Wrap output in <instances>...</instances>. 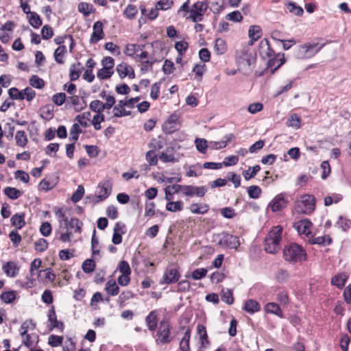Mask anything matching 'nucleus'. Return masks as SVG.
I'll list each match as a JSON object with an SVG mask.
<instances>
[{"label": "nucleus", "instance_id": "nucleus-56", "mask_svg": "<svg viewBox=\"0 0 351 351\" xmlns=\"http://www.w3.org/2000/svg\"><path fill=\"white\" fill-rule=\"evenodd\" d=\"M342 197L339 194H332L330 195L326 196L324 198V205L326 206H330L332 203H338Z\"/></svg>", "mask_w": 351, "mask_h": 351}, {"label": "nucleus", "instance_id": "nucleus-58", "mask_svg": "<svg viewBox=\"0 0 351 351\" xmlns=\"http://www.w3.org/2000/svg\"><path fill=\"white\" fill-rule=\"evenodd\" d=\"M221 300L228 304H232L234 302L232 292L230 289L222 290Z\"/></svg>", "mask_w": 351, "mask_h": 351}, {"label": "nucleus", "instance_id": "nucleus-59", "mask_svg": "<svg viewBox=\"0 0 351 351\" xmlns=\"http://www.w3.org/2000/svg\"><path fill=\"white\" fill-rule=\"evenodd\" d=\"M84 191L83 186L79 185L76 191L74 192L71 196V201L74 203L79 202L82 198Z\"/></svg>", "mask_w": 351, "mask_h": 351}, {"label": "nucleus", "instance_id": "nucleus-28", "mask_svg": "<svg viewBox=\"0 0 351 351\" xmlns=\"http://www.w3.org/2000/svg\"><path fill=\"white\" fill-rule=\"evenodd\" d=\"M66 101L72 104L77 111H80L86 108V102L77 95L68 97Z\"/></svg>", "mask_w": 351, "mask_h": 351}, {"label": "nucleus", "instance_id": "nucleus-21", "mask_svg": "<svg viewBox=\"0 0 351 351\" xmlns=\"http://www.w3.org/2000/svg\"><path fill=\"white\" fill-rule=\"evenodd\" d=\"M264 310L267 313L274 314L280 318L283 317V313L279 305L275 302H269L266 304Z\"/></svg>", "mask_w": 351, "mask_h": 351}, {"label": "nucleus", "instance_id": "nucleus-47", "mask_svg": "<svg viewBox=\"0 0 351 351\" xmlns=\"http://www.w3.org/2000/svg\"><path fill=\"white\" fill-rule=\"evenodd\" d=\"M178 117L176 115H171L168 121L164 124V130L168 133H172L175 131V127H169L171 124H178L177 122Z\"/></svg>", "mask_w": 351, "mask_h": 351}, {"label": "nucleus", "instance_id": "nucleus-41", "mask_svg": "<svg viewBox=\"0 0 351 351\" xmlns=\"http://www.w3.org/2000/svg\"><path fill=\"white\" fill-rule=\"evenodd\" d=\"M16 143L18 146L24 147L27 143V137L24 131H17L15 135Z\"/></svg>", "mask_w": 351, "mask_h": 351}, {"label": "nucleus", "instance_id": "nucleus-25", "mask_svg": "<svg viewBox=\"0 0 351 351\" xmlns=\"http://www.w3.org/2000/svg\"><path fill=\"white\" fill-rule=\"evenodd\" d=\"M84 67L80 62L73 64L70 67L69 76L71 81L77 80L83 71Z\"/></svg>", "mask_w": 351, "mask_h": 351}, {"label": "nucleus", "instance_id": "nucleus-10", "mask_svg": "<svg viewBox=\"0 0 351 351\" xmlns=\"http://www.w3.org/2000/svg\"><path fill=\"white\" fill-rule=\"evenodd\" d=\"M207 192V188L204 186H195L191 185H182V194L186 196L203 197Z\"/></svg>", "mask_w": 351, "mask_h": 351}, {"label": "nucleus", "instance_id": "nucleus-22", "mask_svg": "<svg viewBox=\"0 0 351 351\" xmlns=\"http://www.w3.org/2000/svg\"><path fill=\"white\" fill-rule=\"evenodd\" d=\"M197 332L202 347L206 348L209 344L206 327L202 324H198L197 326Z\"/></svg>", "mask_w": 351, "mask_h": 351}, {"label": "nucleus", "instance_id": "nucleus-45", "mask_svg": "<svg viewBox=\"0 0 351 351\" xmlns=\"http://www.w3.org/2000/svg\"><path fill=\"white\" fill-rule=\"evenodd\" d=\"M207 9V4L206 2L197 1L194 3L193 8L190 10L189 12H198L204 15Z\"/></svg>", "mask_w": 351, "mask_h": 351}, {"label": "nucleus", "instance_id": "nucleus-4", "mask_svg": "<svg viewBox=\"0 0 351 351\" xmlns=\"http://www.w3.org/2000/svg\"><path fill=\"white\" fill-rule=\"evenodd\" d=\"M66 213L67 209L64 208L55 211V215L59 222L60 240L62 242H69L71 237V232L69 231V218Z\"/></svg>", "mask_w": 351, "mask_h": 351}, {"label": "nucleus", "instance_id": "nucleus-53", "mask_svg": "<svg viewBox=\"0 0 351 351\" xmlns=\"http://www.w3.org/2000/svg\"><path fill=\"white\" fill-rule=\"evenodd\" d=\"M104 121V116L102 113H97L95 114L92 121L91 123L96 130H99L101 128V123Z\"/></svg>", "mask_w": 351, "mask_h": 351}, {"label": "nucleus", "instance_id": "nucleus-63", "mask_svg": "<svg viewBox=\"0 0 351 351\" xmlns=\"http://www.w3.org/2000/svg\"><path fill=\"white\" fill-rule=\"evenodd\" d=\"M247 193L250 197L252 199L258 198L261 193V189L258 186H250L247 189Z\"/></svg>", "mask_w": 351, "mask_h": 351}, {"label": "nucleus", "instance_id": "nucleus-8", "mask_svg": "<svg viewBox=\"0 0 351 351\" xmlns=\"http://www.w3.org/2000/svg\"><path fill=\"white\" fill-rule=\"evenodd\" d=\"M157 336L156 342L158 344H165L171 341L169 324L168 322L162 321L160 322Z\"/></svg>", "mask_w": 351, "mask_h": 351}, {"label": "nucleus", "instance_id": "nucleus-35", "mask_svg": "<svg viewBox=\"0 0 351 351\" xmlns=\"http://www.w3.org/2000/svg\"><path fill=\"white\" fill-rule=\"evenodd\" d=\"M215 51L217 54H223L227 50V45L226 41L222 38H217L214 46Z\"/></svg>", "mask_w": 351, "mask_h": 351}, {"label": "nucleus", "instance_id": "nucleus-6", "mask_svg": "<svg viewBox=\"0 0 351 351\" xmlns=\"http://www.w3.org/2000/svg\"><path fill=\"white\" fill-rule=\"evenodd\" d=\"M324 45L317 43H307L300 45L295 50V56L299 59H306L314 56L321 50Z\"/></svg>", "mask_w": 351, "mask_h": 351}, {"label": "nucleus", "instance_id": "nucleus-46", "mask_svg": "<svg viewBox=\"0 0 351 351\" xmlns=\"http://www.w3.org/2000/svg\"><path fill=\"white\" fill-rule=\"evenodd\" d=\"M287 8L290 13L296 16H302L304 12L302 8L297 5L295 3H288Z\"/></svg>", "mask_w": 351, "mask_h": 351}, {"label": "nucleus", "instance_id": "nucleus-52", "mask_svg": "<svg viewBox=\"0 0 351 351\" xmlns=\"http://www.w3.org/2000/svg\"><path fill=\"white\" fill-rule=\"evenodd\" d=\"M82 267L85 273H91L95 269V263L93 259L88 258L84 261Z\"/></svg>", "mask_w": 351, "mask_h": 351}, {"label": "nucleus", "instance_id": "nucleus-30", "mask_svg": "<svg viewBox=\"0 0 351 351\" xmlns=\"http://www.w3.org/2000/svg\"><path fill=\"white\" fill-rule=\"evenodd\" d=\"M248 36L252 40V44L253 41L258 40L262 36V30L258 25H251L248 30Z\"/></svg>", "mask_w": 351, "mask_h": 351}, {"label": "nucleus", "instance_id": "nucleus-9", "mask_svg": "<svg viewBox=\"0 0 351 351\" xmlns=\"http://www.w3.org/2000/svg\"><path fill=\"white\" fill-rule=\"evenodd\" d=\"M293 227L300 236L304 238H310L311 234L312 223L308 219H302L294 223Z\"/></svg>", "mask_w": 351, "mask_h": 351}, {"label": "nucleus", "instance_id": "nucleus-39", "mask_svg": "<svg viewBox=\"0 0 351 351\" xmlns=\"http://www.w3.org/2000/svg\"><path fill=\"white\" fill-rule=\"evenodd\" d=\"M134 296V294L131 291H123L119 295L117 300V303L119 304V306L123 307L124 306L125 302L132 299Z\"/></svg>", "mask_w": 351, "mask_h": 351}, {"label": "nucleus", "instance_id": "nucleus-18", "mask_svg": "<svg viewBox=\"0 0 351 351\" xmlns=\"http://www.w3.org/2000/svg\"><path fill=\"white\" fill-rule=\"evenodd\" d=\"M38 278L43 282H53L56 278V274L51 268H47L39 271Z\"/></svg>", "mask_w": 351, "mask_h": 351}, {"label": "nucleus", "instance_id": "nucleus-60", "mask_svg": "<svg viewBox=\"0 0 351 351\" xmlns=\"http://www.w3.org/2000/svg\"><path fill=\"white\" fill-rule=\"evenodd\" d=\"M226 19L233 22H241L243 20V16L238 10L233 11L226 16Z\"/></svg>", "mask_w": 351, "mask_h": 351}, {"label": "nucleus", "instance_id": "nucleus-54", "mask_svg": "<svg viewBox=\"0 0 351 351\" xmlns=\"http://www.w3.org/2000/svg\"><path fill=\"white\" fill-rule=\"evenodd\" d=\"M259 165H255L253 167H249V169L243 172V176L246 180H248L256 176L258 171L260 170Z\"/></svg>", "mask_w": 351, "mask_h": 351}, {"label": "nucleus", "instance_id": "nucleus-23", "mask_svg": "<svg viewBox=\"0 0 351 351\" xmlns=\"http://www.w3.org/2000/svg\"><path fill=\"white\" fill-rule=\"evenodd\" d=\"M348 278V275L345 272L337 274L332 278L331 284L339 289H342L344 287Z\"/></svg>", "mask_w": 351, "mask_h": 351}, {"label": "nucleus", "instance_id": "nucleus-17", "mask_svg": "<svg viewBox=\"0 0 351 351\" xmlns=\"http://www.w3.org/2000/svg\"><path fill=\"white\" fill-rule=\"evenodd\" d=\"M3 270L7 276L14 278L19 271V267L13 261H8L3 266Z\"/></svg>", "mask_w": 351, "mask_h": 351}, {"label": "nucleus", "instance_id": "nucleus-7", "mask_svg": "<svg viewBox=\"0 0 351 351\" xmlns=\"http://www.w3.org/2000/svg\"><path fill=\"white\" fill-rule=\"evenodd\" d=\"M112 184L110 180L101 182L96 189L95 198L96 202H100L106 199L112 192Z\"/></svg>", "mask_w": 351, "mask_h": 351}, {"label": "nucleus", "instance_id": "nucleus-14", "mask_svg": "<svg viewBox=\"0 0 351 351\" xmlns=\"http://www.w3.org/2000/svg\"><path fill=\"white\" fill-rule=\"evenodd\" d=\"M117 72L121 78L128 76L130 79L135 77L133 68L125 62H122L117 66Z\"/></svg>", "mask_w": 351, "mask_h": 351}, {"label": "nucleus", "instance_id": "nucleus-13", "mask_svg": "<svg viewBox=\"0 0 351 351\" xmlns=\"http://www.w3.org/2000/svg\"><path fill=\"white\" fill-rule=\"evenodd\" d=\"M287 200H286L282 194L276 195L269 203V206L272 212H278L287 206Z\"/></svg>", "mask_w": 351, "mask_h": 351}, {"label": "nucleus", "instance_id": "nucleus-33", "mask_svg": "<svg viewBox=\"0 0 351 351\" xmlns=\"http://www.w3.org/2000/svg\"><path fill=\"white\" fill-rule=\"evenodd\" d=\"M308 241L312 244H319V245H329L331 243V238L328 235L324 236H319L317 237H311L308 239Z\"/></svg>", "mask_w": 351, "mask_h": 351}, {"label": "nucleus", "instance_id": "nucleus-42", "mask_svg": "<svg viewBox=\"0 0 351 351\" xmlns=\"http://www.w3.org/2000/svg\"><path fill=\"white\" fill-rule=\"evenodd\" d=\"M287 125L294 129H299L301 126L300 117L297 114H291L287 121Z\"/></svg>", "mask_w": 351, "mask_h": 351}, {"label": "nucleus", "instance_id": "nucleus-20", "mask_svg": "<svg viewBox=\"0 0 351 351\" xmlns=\"http://www.w3.org/2000/svg\"><path fill=\"white\" fill-rule=\"evenodd\" d=\"M182 192V185L179 184H173V185H169L165 187V199L167 202H170L173 199V195L175 193H178L179 191Z\"/></svg>", "mask_w": 351, "mask_h": 351}, {"label": "nucleus", "instance_id": "nucleus-36", "mask_svg": "<svg viewBox=\"0 0 351 351\" xmlns=\"http://www.w3.org/2000/svg\"><path fill=\"white\" fill-rule=\"evenodd\" d=\"M16 295V291H5L1 294L0 299L5 304H10L15 300Z\"/></svg>", "mask_w": 351, "mask_h": 351}, {"label": "nucleus", "instance_id": "nucleus-51", "mask_svg": "<svg viewBox=\"0 0 351 351\" xmlns=\"http://www.w3.org/2000/svg\"><path fill=\"white\" fill-rule=\"evenodd\" d=\"M78 10L80 12L84 14V15L88 16L94 10L93 5L88 3L82 2L78 5Z\"/></svg>", "mask_w": 351, "mask_h": 351}, {"label": "nucleus", "instance_id": "nucleus-27", "mask_svg": "<svg viewBox=\"0 0 351 351\" xmlns=\"http://www.w3.org/2000/svg\"><path fill=\"white\" fill-rule=\"evenodd\" d=\"M104 289L111 296H115L119 292V287L114 279H110L107 281Z\"/></svg>", "mask_w": 351, "mask_h": 351}, {"label": "nucleus", "instance_id": "nucleus-26", "mask_svg": "<svg viewBox=\"0 0 351 351\" xmlns=\"http://www.w3.org/2000/svg\"><path fill=\"white\" fill-rule=\"evenodd\" d=\"M243 309L250 314H254L260 311L261 306L256 300L250 299L245 302Z\"/></svg>", "mask_w": 351, "mask_h": 351}, {"label": "nucleus", "instance_id": "nucleus-12", "mask_svg": "<svg viewBox=\"0 0 351 351\" xmlns=\"http://www.w3.org/2000/svg\"><path fill=\"white\" fill-rule=\"evenodd\" d=\"M219 244L230 249H237L240 245V241L237 236L226 234L220 240Z\"/></svg>", "mask_w": 351, "mask_h": 351}, {"label": "nucleus", "instance_id": "nucleus-57", "mask_svg": "<svg viewBox=\"0 0 351 351\" xmlns=\"http://www.w3.org/2000/svg\"><path fill=\"white\" fill-rule=\"evenodd\" d=\"M89 108L97 113H101L104 110V104L99 100H94L90 102Z\"/></svg>", "mask_w": 351, "mask_h": 351}, {"label": "nucleus", "instance_id": "nucleus-44", "mask_svg": "<svg viewBox=\"0 0 351 351\" xmlns=\"http://www.w3.org/2000/svg\"><path fill=\"white\" fill-rule=\"evenodd\" d=\"M29 23L34 28H38L42 25V20L36 12H31L29 16Z\"/></svg>", "mask_w": 351, "mask_h": 351}, {"label": "nucleus", "instance_id": "nucleus-62", "mask_svg": "<svg viewBox=\"0 0 351 351\" xmlns=\"http://www.w3.org/2000/svg\"><path fill=\"white\" fill-rule=\"evenodd\" d=\"M113 73L114 71L102 67L97 71V77L100 80H106L110 78Z\"/></svg>", "mask_w": 351, "mask_h": 351}, {"label": "nucleus", "instance_id": "nucleus-2", "mask_svg": "<svg viewBox=\"0 0 351 351\" xmlns=\"http://www.w3.org/2000/svg\"><path fill=\"white\" fill-rule=\"evenodd\" d=\"M282 227L274 226L268 233L265 239V250L269 254H275L280 248Z\"/></svg>", "mask_w": 351, "mask_h": 351}, {"label": "nucleus", "instance_id": "nucleus-24", "mask_svg": "<svg viewBox=\"0 0 351 351\" xmlns=\"http://www.w3.org/2000/svg\"><path fill=\"white\" fill-rule=\"evenodd\" d=\"M125 106V102H123L121 100L118 104L113 108L112 112L114 117H125L130 114V111H127L124 108Z\"/></svg>", "mask_w": 351, "mask_h": 351}, {"label": "nucleus", "instance_id": "nucleus-43", "mask_svg": "<svg viewBox=\"0 0 351 351\" xmlns=\"http://www.w3.org/2000/svg\"><path fill=\"white\" fill-rule=\"evenodd\" d=\"M183 209V204L181 201L168 202L166 205V210L171 212L181 211Z\"/></svg>", "mask_w": 351, "mask_h": 351}, {"label": "nucleus", "instance_id": "nucleus-16", "mask_svg": "<svg viewBox=\"0 0 351 351\" xmlns=\"http://www.w3.org/2000/svg\"><path fill=\"white\" fill-rule=\"evenodd\" d=\"M125 225L121 223H117L113 229V237L112 241L114 245L120 244L122 241V234L125 233Z\"/></svg>", "mask_w": 351, "mask_h": 351}, {"label": "nucleus", "instance_id": "nucleus-32", "mask_svg": "<svg viewBox=\"0 0 351 351\" xmlns=\"http://www.w3.org/2000/svg\"><path fill=\"white\" fill-rule=\"evenodd\" d=\"M145 322L149 330L154 331L157 326V314L156 311H151L146 317Z\"/></svg>", "mask_w": 351, "mask_h": 351}, {"label": "nucleus", "instance_id": "nucleus-5", "mask_svg": "<svg viewBox=\"0 0 351 351\" xmlns=\"http://www.w3.org/2000/svg\"><path fill=\"white\" fill-rule=\"evenodd\" d=\"M315 208V200L313 195L305 194L295 202V210L301 214H310Z\"/></svg>", "mask_w": 351, "mask_h": 351}, {"label": "nucleus", "instance_id": "nucleus-34", "mask_svg": "<svg viewBox=\"0 0 351 351\" xmlns=\"http://www.w3.org/2000/svg\"><path fill=\"white\" fill-rule=\"evenodd\" d=\"M12 225L18 229L22 228L25 224V216L23 214H15L11 217Z\"/></svg>", "mask_w": 351, "mask_h": 351}, {"label": "nucleus", "instance_id": "nucleus-38", "mask_svg": "<svg viewBox=\"0 0 351 351\" xmlns=\"http://www.w3.org/2000/svg\"><path fill=\"white\" fill-rule=\"evenodd\" d=\"M172 148H168L165 152H162L159 156L160 160L163 162H175L176 158L174 154L172 153Z\"/></svg>", "mask_w": 351, "mask_h": 351}, {"label": "nucleus", "instance_id": "nucleus-50", "mask_svg": "<svg viewBox=\"0 0 351 351\" xmlns=\"http://www.w3.org/2000/svg\"><path fill=\"white\" fill-rule=\"evenodd\" d=\"M82 226V223L76 218H72L70 221H69V231H71L73 230L74 232H80L81 231V228Z\"/></svg>", "mask_w": 351, "mask_h": 351}, {"label": "nucleus", "instance_id": "nucleus-49", "mask_svg": "<svg viewBox=\"0 0 351 351\" xmlns=\"http://www.w3.org/2000/svg\"><path fill=\"white\" fill-rule=\"evenodd\" d=\"M4 193L12 199H16L21 195V191L19 190L10 186L4 189Z\"/></svg>", "mask_w": 351, "mask_h": 351}, {"label": "nucleus", "instance_id": "nucleus-29", "mask_svg": "<svg viewBox=\"0 0 351 351\" xmlns=\"http://www.w3.org/2000/svg\"><path fill=\"white\" fill-rule=\"evenodd\" d=\"M259 53L263 58H269L272 56L273 51L270 49V46L267 40L261 41Z\"/></svg>", "mask_w": 351, "mask_h": 351}, {"label": "nucleus", "instance_id": "nucleus-11", "mask_svg": "<svg viewBox=\"0 0 351 351\" xmlns=\"http://www.w3.org/2000/svg\"><path fill=\"white\" fill-rule=\"evenodd\" d=\"M180 277V275L178 271L176 269H167L164 273L161 280H160V284H171L177 282Z\"/></svg>", "mask_w": 351, "mask_h": 351}, {"label": "nucleus", "instance_id": "nucleus-48", "mask_svg": "<svg viewBox=\"0 0 351 351\" xmlns=\"http://www.w3.org/2000/svg\"><path fill=\"white\" fill-rule=\"evenodd\" d=\"M82 132L79 123H75L70 130V140L75 143L79 137V134Z\"/></svg>", "mask_w": 351, "mask_h": 351}, {"label": "nucleus", "instance_id": "nucleus-31", "mask_svg": "<svg viewBox=\"0 0 351 351\" xmlns=\"http://www.w3.org/2000/svg\"><path fill=\"white\" fill-rule=\"evenodd\" d=\"M189 210L192 213H195V214H204V213H206L209 209V206L208 204H197V203H195V204H192L189 208Z\"/></svg>", "mask_w": 351, "mask_h": 351}, {"label": "nucleus", "instance_id": "nucleus-64", "mask_svg": "<svg viewBox=\"0 0 351 351\" xmlns=\"http://www.w3.org/2000/svg\"><path fill=\"white\" fill-rule=\"evenodd\" d=\"M62 337L51 335L49 337L48 343L51 347H58L62 345Z\"/></svg>", "mask_w": 351, "mask_h": 351}, {"label": "nucleus", "instance_id": "nucleus-55", "mask_svg": "<svg viewBox=\"0 0 351 351\" xmlns=\"http://www.w3.org/2000/svg\"><path fill=\"white\" fill-rule=\"evenodd\" d=\"M206 71V66L204 64H195L193 69V72L196 75L195 79L197 81L200 82L202 75Z\"/></svg>", "mask_w": 351, "mask_h": 351}, {"label": "nucleus", "instance_id": "nucleus-37", "mask_svg": "<svg viewBox=\"0 0 351 351\" xmlns=\"http://www.w3.org/2000/svg\"><path fill=\"white\" fill-rule=\"evenodd\" d=\"M191 338V331L189 329H187L184 332V337L180 341V348L182 351H189V341Z\"/></svg>", "mask_w": 351, "mask_h": 351}, {"label": "nucleus", "instance_id": "nucleus-40", "mask_svg": "<svg viewBox=\"0 0 351 351\" xmlns=\"http://www.w3.org/2000/svg\"><path fill=\"white\" fill-rule=\"evenodd\" d=\"M66 53V48L64 45L59 46L54 52L55 60L58 64L64 63V56Z\"/></svg>", "mask_w": 351, "mask_h": 351}, {"label": "nucleus", "instance_id": "nucleus-61", "mask_svg": "<svg viewBox=\"0 0 351 351\" xmlns=\"http://www.w3.org/2000/svg\"><path fill=\"white\" fill-rule=\"evenodd\" d=\"M29 84L36 88H42L44 85L45 82L43 79L40 78L37 75H33L29 79Z\"/></svg>", "mask_w": 351, "mask_h": 351}, {"label": "nucleus", "instance_id": "nucleus-15", "mask_svg": "<svg viewBox=\"0 0 351 351\" xmlns=\"http://www.w3.org/2000/svg\"><path fill=\"white\" fill-rule=\"evenodd\" d=\"M93 32L91 34L90 42L91 43H97L104 36L102 23L100 21L95 22L93 25Z\"/></svg>", "mask_w": 351, "mask_h": 351}, {"label": "nucleus", "instance_id": "nucleus-19", "mask_svg": "<svg viewBox=\"0 0 351 351\" xmlns=\"http://www.w3.org/2000/svg\"><path fill=\"white\" fill-rule=\"evenodd\" d=\"M21 337L23 345L28 348L36 347L38 342V336L36 333L28 334Z\"/></svg>", "mask_w": 351, "mask_h": 351}, {"label": "nucleus", "instance_id": "nucleus-1", "mask_svg": "<svg viewBox=\"0 0 351 351\" xmlns=\"http://www.w3.org/2000/svg\"><path fill=\"white\" fill-rule=\"evenodd\" d=\"M306 251L297 243H291L283 249L285 260L291 264L302 263L306 260Z\"/></svg>", "mask_w": 351, "mask_h": 351}, {"label": "nucleus", "instance_id": "nucleus-3", "mask_svg": "<svg viewBox=\"0 0 351 351\" xmlns=\"http://www.w3.org/2000/svg\"><path fill=\"white\" fill-rule=\"evenodd\" d=\"M235 61L240 69L252 71L256 62V54L251 51L242 49L237 51Z\"/></svg>", "mask_w": 351, "mask_h": 351}]
</instances>
